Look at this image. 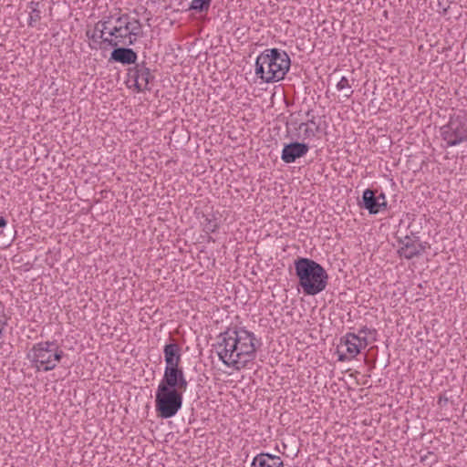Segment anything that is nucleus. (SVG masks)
I'll return each mask as SVG.
<instances>
[{
	"label": "nucleus",
	"mask_w": 467,
	"mask_h": 467,
	"mask_svg": "<svg viewBox=\"0 0 467 467\" xmlns=\"http://www.w3.org/2000/svg\"><path fill=\"white\" fill-rule=\"evenodd\" d=\"M7 222L4 217H0V228H3L6 225Z\"/></svg>",
	"instance_id": "24"
},
{
	"label": "nucleus",
	"mask_w": 467,
	"mask_h": 467,
	"mask_svg": "<svg viewBox=\"0 0 467 467\" xmlns=\"http://www.w3.org/2000/svg\"><path fill=\"white\" fill-rule=\"evenodd\" d=\"M338 359L340 361H345V360L349 359V358H348L345 354H340Z\"/></svg>",
	"instance_id": "25"
},
{
	"label": "nucleus",
	"mask_w": 467,
	"mask_h": 467,
	"mask_svg": "<svg viewBox=\"0 0 467 467\" xmlns=\"http://www.w3.org/2000/svg\"><path fill=\"white\" fill-rule=\"evenodd\" d=\"M376 198H377V200H379V202H386V197L383 192H381L380 194L376 196Z\"/></svg>",
	"instance_id": "23"
},
{
	"label": "nucleus",
	"mask_w": 467,
	"mask_h": 467,
	"mask_svg": "<svg viewBox=\"0 0 467 467\" xmlns=\"http://www.w3.org/2000/svg\"><path fill=\"white\" fill-rule=\"evenodd\" d=\"M341 342L346 346V350L350 358H355L360 353V350L368 346V340L365 337H360L354 333H348Z\"/></svg>",
	"instance_id": "12"
},
{
	"label": "nucleus",
	"mask_w": 467,
	"mask_h": 467,
	"mask_svg": "<svg viewBox=\"0 0 467 467\" xmlns=\"http://www.w3.org/2000/svg\"><path fill=\"white\" fill-rule=\"evenodd\" d=\"M399 244H400L398 250L400 256L408 260L420 255L427 248H430V244L427 242H420V237L413 239L408 234L399 237Z\"/></svg>",
	"instance_id": "9"
},
{
	"label": "nucleus",
	"mask_w": 467,
	"mask_h": 467,
	"mask_svg": "<svg viewBox=\"0 0 467 467\" xmlns=\"http://www.w3.org/2000/svg\"><path fill=\"white\" fill-rule=\"evenodd\" d=\"M413 239H416V237H419L418 235H416V234L414 233H411V235H410Z\"/></svg>",
	"instance_id": "27"
},
{
	"label": "nucleus",
	"mask_w": 467,
	"mask_h": 467,
	"mask_svg": "<svg viewBox=\"0 0 467 467\" xmlns=\"http://www.w3.org/2000/svg\"><path fill=\"white\" fill-rule=\"evenodd\" d=\"M295 270L306 295L315 296L325 290L328 275L321 265L312 259L299 257L295 261Z\"/></svg>",
	"instance_id": "3"
},
{
	"label": "nucleus",
	"mask_w": 467,
	"mask_h": 467,
	"mask_svg": "<svg viewBox=\"0 0 467 467\" xmlns=\"http://www.w3.org/2000/svg\"><path fill=\"white\" fill-rule=\"evenodd\" d=\"M114 49L110 53L109 61H115L123 65L135 64L137 60V53L127 47V46L113 47Z\"/></svg>",
	"instance_id": "13"
},
{
	"label": "nucleus",
	"mask_w": 467,
	"mask_h": 467,
	"mask_svg": "<svg viewBox=\"0 0 467 467\" xmlns=\"http://www.w3.org/2000/svg\"><path fill=\"white\" fill-rule=\"evenodd\" d=\"M261 345L253 332L245 328H228L218 336L216 350L225 366L240 370L255 358Z\"/></svg>",
	"instance_id": "1"
},
{
	"label": "nucleus",
	"mask_w": 467,
	"mask_h": 467,
	"mask_svg": "<svg viewBox=\"0 0 467 467\" xmlns=\"http://www.w3.org/2000/svg\"><path fill=\"white\" fill-rule=\"evenodd\" d=\"M211 5V0H192L190 5V9L204 12L208 11Z\"/></svg>",
	"instance_id": "19"
},
{
	"label": "nucleus",
	"mask_w": 467,
	"mask_h": 467,
	"mask_svg": "<svg viewBox=\"0 0 467 467\" xmlns=\"http://www.w3.org/2000/svg\"><path fill=\"white\" fill-rule=\"evenodd\" d=\"M337 88L340 91H344V95L347 98H350L353 94V89L346 77H342L337 84Z\"/></svg>",
	"instance_id": "20"
},
{
	"label": "nucleus",
	"mask_w": 467,
	"mask_h": 467,
	"mask_svg": "<svg viewBox=\"0 0 467 467\" xmlns=\"http://www.w3.org/2000/svg\"><path fill=\"white\" fill-rule=\"evenodd\" d=\"M128 75L134 80V86L139 92L150 89L149 84L154 79V77L150 68L146 67L145 62L136 64L134 67L130 68Z\"/></svg>",
	"instance_id": "10"
},
{
	"label": "nucleus",
	"mask_w": 467,
	"mask_h": 467,
	"mask_svg": "<svg viewBox=\"0 0 467 467\" xmlns=\"http://www.w3.org/2000/svg\"><path fill=\"white\" fill-rule=\"evenodd\" d=\"M219 224L215 218L205 217L203 222V230L206 233H214L218 229Z\"/></svg>",
	"instance_id": "21"
},
{
	"label": "nucleus",
	"mask_w": 467,
	"mask_h": 467,
	"mask_svg": "<svg viewBox=\"0 0 467 467\" xmlns=\"http://www.w3.org/2000/svg\"><path fill=\"white\" fill-rule=\"evenodd\" d=\"M441 136L447 147L467 141V113L459 111L451 115L448 123L441 128Z\"/></svg>",
	"instance_id": "6"
},
{
	"label": "nucleus",
	"mask_w": 467,
	"mask_h": 467,
	"mask_svg": "<svg viewBox=\"0 0 467 467\" xmlns=\"http://www.w3.org/2000/svg\"><path fill=\"white\" fill-rule=\"evenodd\" d=\"M180 347L176 343H171L164 346L163 354L166 363L165 368L180 367L182 359Z\"/></svg>",
	"instance_id": "15"
},
{
	"label": "nucleus",
	"mask_w": 467,
	"mask_h": 467,
	"mask_svg": "<svg viewBox=\"0 0 467 467\" xmlns=\"http://www.w3.org/2000/svg\"><path fill=\"white\" fill-rule=\"evenodd\" d=\"M158 388L176 389L182 393L186 391L188 389V381L185 378L182 368H165L162 379L160 381Z\"/></svg>",
	"instance_id": "8"
},
{
	"label": "nucleus",
	"mask_w": 467,
	"mask_h": 467,
	"mask_svg": "<svg viewBox=\"0 0 467 467\" xmlns=\"http://www.w3.org/2000/svg\"><path fill=\"white\" fill-rule=\"evenodd\" d=\"M251 467H284V463L279 456L263 452L254 458Z\"/></svg>",
	"instance_id": "16"
},
{
	"label": "nucleus",
	"mask_w": 467,
	"mask_h": 467,
	"mask_svg": "<svg viewBox=\"0 0 467 467\" xmlns=\"http://www.w3.org/2000/svg\"><path fill=\"white\" fill-rule=\"evenodd\" d=\"M136 26H133L130 21V16L124 14L115 20L112 25L109 18L108 24V38H103V43H107L110 47L118 46H133L136 41V36H139L141 25L139 20H135Z\"/></svg>",
	"instance_id": "4"
},
{
	"label": "nucleus",
	"mask_w": 467,
	"mask_h": 467,
	"mask_svg": "<svg viewBox=\"0 0 467 467\" xmlns=\"http://www.w3.org/2000/svg\"><path fill=\"white\" fill-rule=\"evenodd\" d=\"M40 3L38 2H31L29 4V19H28V26H35L37 22L41 19V10L39 8Z\"/></svg>",
	"instance_id": "18"
},
{
	"label": "nucleus",
	"mask_w": 467,
	"mask_h": 467,
	"mask_svg": "<svg viewBox=\"0 0 467 467\" xmlns=\"http://www.w3.org/2000/svg\"><path fill=\"white\" fill-rule=\"evenodd\" d=\"M64 357V351L56 341H45L35 344L27 354L32 367L37 371H50Z\"/></svg>",
	"instance_id": "5"
},
{
	"label": "nucleus",
	"mask_w": 467,
	"mask_h": 467,
	"mask_svg": "<svg viewBox=\"0 0 467 467\" xmlns=\"http://www.w3.org/2000/svg\"><path fill=\"white\" fill-rule=\"evenodd\" d=\"M308 150V145L304 142H290L285 144L282 150L281 159L285 163H292L296 161V159L305 156Z\"/></svg>",
	"instance_id": "11"
},
{
	"label": "nucleus",
	"mask_w": 467,
	"mask_h": 467,
	"mask_svg": "<svg viewBox=\"0 0 467 467\" xmlns=\"http://www.w3.org/2000/svg\"><path fill=\"white\" fill-rule=\"evenodd\" d=\"M309 122L315 124V121L313 119H311Z\"/></svg>",
	"instance_id": "28"
},
{
	"label": "nucleus",
	"mask_w": 467,
	"mask_h": 467,
	"mask_svg": "<svg viewBox=\"0 0 467 467\" xmlns=\"http://www.w3.org/2000/svg\"><path fill=\"white\" fill-rule=\"evenodd\" d=\"M368 331V327H364L363 328H361V329L359 330V335H360V334H365V335H366Z\"/></svg>",
	"instance_id": "26"
},
{
	"label": "nucleus",
	"mask_w": 467,
	"mask_h": 467,
	"mask_svg": "<svg viewBox=\"0 0 467 467\" xmlns=\"http://www.w3.org/2000/svg\"><path fill=\"white\" fill-rule=\"evenodd\" d=\"M182 392L176 389L157 388L155 394L156 412L161 419L174 417L182 407Z\"/></svg>",
	"instance_id": "7"
},
{
	"label": "nucleus",
	"mask_w": 467,
	"mask_h": 467,
	"mask_svg": "<svg viewBox=\"0 0 467 467\" xmlns=\"http://www.w3.org/2000/svg\"><path fill=\"white\" fill-rule=\"evenodd\" d=\"M299 129L303 130L304 139L315 137V131L308 127L307 123H301Z\"/></svg>",
	"instance_id": "22"
},
{
	"label": "nucleus",
	"mask_w": 467,
	"mask_h": 467,
	"mask_svg": "<svg viewBox=\"0 0 467 467\" xmlns=\"http://www.w3.org/2000/svg\"><path fill=\"white\" fill-rule=\"evenodd\" d=\"M291 60L288 54L278 48H268L255 60V75L265 83L282 80L288 72Z\"/></svg>",
	"instance_id": "2"
},
{
	"label": "nucleus",
	"mask_w": 467,
	"mask_h": 467,
	"mask_svg": "<svg viewBox=\"0 0 467 467\" xmlns=\"http://www.w3.org/2000/svg\"><path fill=\"white\" fill-rule=\"evenodd\" d=\"M362 202L363 207L371 214H376L380 209L387 207V202H379L376 198L375 192L370 189H367L363 192Z\"/></svg>",
	"instance_id": "14"
},
{
	"label": "nucleus",
	"mask_w": 467,
	"mask_h": 467,
	"mask_svg": "<svg viewBox=\"0 0 467 467\" xmlns=\"http://www.w3.org/2000/svg\"><path fill=\"white\" fill-rule=\"evenodd\" d=\"M108 24H109V17L107 20L99 21L93 30H87V37L96 44L100 43V40L103 42V38H108L105 36L108 34Z\"/></svg>",
	"instance_id": "17"
}]
</instances>
